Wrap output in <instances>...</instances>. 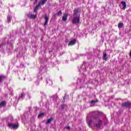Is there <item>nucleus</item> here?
<instances>
[{
	"mask_svg": "<svg viewBox=\"0 0 131 131\" xmlns=\"http://www.w3.org/2000/svg\"><path fill=\"white\" fill-rule=\"evenodd\" d=\"M4 79H5V77L0 76V82H2V81H3V80H4Z\"/></svg>",
	"mask_w": 131,
	"mask_h": 131,
	"instance_id": "25",
	"label": "nucleus"
},
{
	"mask_svg": "<svg viewBox=\"0 0 131 131\" xmlns=\"http://www.w3.org/2000/svg\"><path fill=\"white\" fill-rule=\"evenodd\" d=\"M80 21V16L78 15L77 16L74 17L72 19L73 24H78Z\"/></svg>",
	"mask_w": 131,
	"mask_h": 131,
	"instance_id": "4",
	"label": "nucleus"
},
{
	"mask_svg": "<svg viewBox=\"0 0 131 131\" xmlns=\"http://www.w3.org/2000/svg\"><path fill=\"white\" fill-rule=\"evenodd\" d=\"M6 97H8V94H7V95H6Z\"/></svg>",
	"mask_w": 131,
	"mask_h": 131,
	"instance_id": "38",
	"label": "nucleus"
},
{
	"mask_svg": "<svg viewBox=\"0 0 131 131\" xmlns=\"http://www.w3.org/2000/svg\"><path fill=\"white\" fill-rule=\"evenodd\" d=\"M121 4L123 6L122 10H125L126 9V3L125 2L122 1L121 2Z\"/></svg>",
	"mask_w": 131,
	"mask_h": 131,
	"instance_id": "14",
	"label": "nucleus"
},
{
	"mask_svg": "<svg viewBox=\"0 0 131 131\" xmlns=\"http://www.w3.org/2000/svg\"><path fill=\"white\" fill-rule=\"evenodd\" d=\"M80 89H82V87H80Z\"/></svg>",
	"mask_w": 131,
	"mask_h": 131,
	"instance_id": "39",
	"label": "nucleus"
},
{
	"mask_svg": "<svg viewBox=\"0 0 131 131\" xmlns=\"http://www.w3.org/2000/svg\"><path fill=\"white\" fill-rule=\"evenodd\" d=\"M43 115H45V113H40L38 115V117H42V116H43Z\"/></svg>",
	"mask_w": 131,
	"mask_h": 131,
	"instance_id": "24",
	"label": "nucleus"
},
{
	"mask_svg": "<svg viewBox=\"0 0 131 131\" xmlns=\"http://www.w3.org/2000/svg\"><path fill=\"white\" fill-rule=\"evenodd\" d=\"M67 98H68V96H67V95L65 94L64 97H63V100H65V99H67Z\"/></svg>",
	"mask_w": 131,
	"mask_h": 131,
	"instance_id": "29",
	"label": "nucleus"
},
{
	"mask_svg": "<svg viewBox=\"0 0 131 131\" xmlns=\"http://www.w3.org/2000/svg\"><path fill=\"white\" fill-rule=\"evenodd\" d=\"M6 105V102L5 101H2L0 103V108H2V107H4Z\"/></svg>",
	"mask_w": 131,
	"mask_h": 131,
	"instance_id": "22",
	"label": "nucleus"
},
{
	"mask_svg": "<svg viewBox=\"0 0 131 131\" xmlns=\"http://www.w3.org/2000/svg\"><path fill=\"white\" fill-rule=\"evenodd\" d=\"M64 107H65V105H64V104H62V105H61V109H63V108H64Z\"/></svg>",
	"mask_w": 131,
	"mask_h": 131,
	"instance_id": "30",
	"label": "nucleus"
},
{
	"mask_svg": "<svg viewBox=\"0 0 131 131\" xmlns=\"http://www.w3.org/2000/svg\"><path fill=\"white\" fill-rule=\"evenodd\" d=\"M38 79H39V78L38 77Z\"/></svg>",
	"mask_w": 131,
	"mask_h": 131,
	"instance_id": "41",
	"label": "nucleus"
},
{
	"mask_svg": "<svg viewBox=\"0 0 131 131\" xmlns=\"http://www.w3.org/2000/svg\"><path fill=\"white\" fill-rule=\"evenodd\" d=\"M118 27L119 29L122 28V27H123V23H119L118 25Z\"/></svg>",
	"mask_w": 131,
	"mask_h": 131,
	"instance_id": "21",
	"label": "nucleus"
},
{
	"mask_svg": "<svg viewBox=\"0 0 131 131\" xmlns=\"http://www.w3.org/2000/svg\"><path fill=\"white\" fill-rule=\"evenodd\" d=\"M65 128H66L67 129H69L70 128V126L65 127Z\"/></svg>",
	"mask_w": 131,
	"mask_h": 131,
	"instance_id": "32",
	"label": "nucleus"
},
{
	"mask_svg": "<svg viewBox=\"0 0 131 131\" xmlns=\"http://www.w3.org/2000/svg\"><path fill=\"white\" fill-rule=\"evenodd\" d=\"M37 1H38V0H35V1L34 2V4H36V3H37Z\"/></svg>",
	"mask_w": 131,
	"mask_h": 131,
	"instance_id": "34",
	"label": "nucleus"
},
{
	"mask_svg": "<svg viewBox=\"0 0 131 131\" xmlns=\"http://www.w3.org/2000/svg\"><path fill=\"white\" fill-rule=\"evenodd\" d=\"M98 102V100H92L90 102V107H93V104H96Z\"/></svg>",
	"mask_w": 131,
	"mask_h": 131,
	"instance_id": "18",
	"label": "nucleus"
},
{
	"mask_svg": "<svg viewBox=\"0 0 131 131\" xmlns=\"http://www.w3.org/2000/svg\"><path fill=\"white\" fill-rule=\"evenodd\" d=\"M54 120V118L51 117L50 119L48 120V121L46 122V124H50L51 122H52Z\"/></svg>",
	"mask_w": 131,
	"mask_h": 131,
	"instance_id": "17",
	"label": "nucleus"
},
{
	"mask_svg": "<svg viewBox=\"0 0 131 131\" xmlns=\"http://www.w3.org/2000/svg\"><path fill=\"white\" fill-rule=\"evenodd\" d=\"M88 69H89V63L84 62L81 66L79 71L80 72H84L85 71H86Z\"/></svg>",
	"mask_w": 131,
	"mask_h": 131,
	"instance_id": "3",
	"label": "nucleus"
},
{
	"mask_svg": "<svg viewBox=\"0 0 131 131\" xmlns=\"http://www.w3.org/2000/svg\"><path fill=\"white\" fill-rule=\"evenodd\" d=\"M75 43H76V39H74L70 41V42L68 44V46H74V45H75Z\"/></svg>",
	"mask_w": 131,
	"mask_h": 131,
	"instance_id": "12",
	"label": "nucleus"
},
{
	"mask_svg": "<svg viewBox=\"0 0 131 131\" xmlns=\"http://www.w3.org/2000/svg\"><path fill=\"white\" fill-rule=\"evenodd\" d=\"M103 59L105 61H106L107 59H108V58L107 57V54L105 52H103Z\"/></svg>",
	"mask_w": 131,
	"mask_h": 131,
	"instance_id": "20",
	"label": "nucleus"
},
{
	"mask_svg": "<svg viewBox=\"0 0 131 131\" xmlns=\"http://www.w3.org/2000/svg\"><path fill=\"white\" fill-rule=\"evenodd\" d=\"M67 17H68V14L65 13L64 15L62 16V21H67Z\"/></svg>",
	"mask_w": 131,
	"mask_h": 131,
	"instance_id": "16",
	"label": "nucleus"
},
{
	"mask_svg": "<svg viewBox=\"0 0 131 131\" xmlns=\"http://www.w3.org/2000/svg\"><path fill=\"white\" fill-rule=\"evenodd\" d=\"M47 2L48 0H41L34 9V12H37V10L39 8V7L43 6Z\"/></svg>",
	"mask_w": 131,
	"mask_h": 131,
	"instance_id": "2",
	"label": "nucleus"
},
{
	"mask_svg": "<svg viewBox=\"0 0 131 131\" xmlns=\"http://www.w3.org/2000/svg\"><path fill=\"white\" fill-rule=\"evenodd\" d=\"M47 71V67L41 66L40 67L39 73L40 74H43Z\"/></svg>",
	"mask_w": 131,
	"mask_h": 131,
	"instance_id": "9",
	"label": "nucleus"
},
{
	"mask_svg": "<svg viewBox=\"0 0 131 131\" xmlns=\"http://www.w3.org/2000/svg\"><path fill=\"white\" fill-rule=\"evenodd\" d=\"M82 75L83 76V79H81L80 78H78V79L77 80V83H78V84H81V83H83V82L85 81V80L84 79V78H85V75L83 74Z\"/></svg>",
	"mask_w": 131,
	"mask_h": 131,
	"instance_id": "8",
	"label": "nucleus"
},
{
	"mask_svg": "<svg viewBox=\"0 0 131 131\" xmlns=\"http://www.w3.org/2000/svg\"><path fill=\"white\" fill-rule=\"evenodd\" d=\"M9 119H13V117H9L8 120H9Z\"/></svg>",
	"mask_w": 131,
	"mask_h": 131,
	"instance_id": "33",
	"label": "nucleus"
},
{
	"mask_svg": "<svg viewBox=\"0 0 131 131\" xmlns=\"http://www.w3.org/2000/svg\"><path fill=\"white\" fill-rule=\"evenodd\" d=\"M80 56H82V54H80Z\"/></svg>",
	"mask_w": 131,
	"mask_h": 131,
	"instance_id": "40",
	"label": "nucleus"
},
{
	"mask_svg": "<svg viewBox=\"0 0 131 131\" xmlns=\"http://www.w3.org/2000/svg\"><path fill=\"white\" fill-rule=\"evenodd\" d=\"M24 99V93H21V96L18 98V100H23Z\"/></svg>",
	"mask_w": 131,
	"mask_h": 131,
	"instance_id": "23",
	"label": "nucleus"
},
{
	"mask_svg": "<svg viewBox=\"0 0 131 131\" xmlns=\"http://www.w3.org/2000/svg\"><path fill=\"white\" fill-rule=\"evenodd\" d=\"M9 93L10 95H12V96H13V89H9Z\"/></svg>",
	"mask_w": 131,
	"mask_h": 131,
	"instance_id": "26",
	"label": "nucleus"
},
{
	"mask_svg": "<svg viewBox=\"0 0 131 131\" xmlns=\"http://www.w3.org/2000/svg\"><path fill=\"white\" fill-rule=\"evenodd\" d=\"M11 19H12V16L8 15V16H7V22H8V23H11Z\"/></svg>",
	"mask_w": 131,
	"mask_h": 131,
	"instance_id": "19",
	"label": "nucleus"
},
{
	"mask_svg": "<svg viewBox=\"0 0 131 131\" xmlns=\"http://www.w3.org/2000/svg\"><path fill=\"white\" fill-rule=\"evenodd\" d=\"M8 126L9 128H13V129H17L19 127V124H13V123H8Z\"/></svg>",
	"mask_w": 131,
	"mask_h": 131,
	"instance_id": "6",
	"label": "nucleus"
},
{
	"mask_svg": "<svg viewBox=\"0 0 131 131\" xmlns=\"http://www.w3.org/2000/svg\"><path fill=\"white\" fill-rule=\"evenodd\" d=\"M9 39L8 38H5L3 39V42L0 45V48H4L6 45L9 43Z\"/></svg>",
	"mask_w": 131,
	"mask_h": 131,
	"instance_id": "7",
	"label": "nucleus"
},
{
	"mask_svg": "<svg viewBox=\"0 0 131 131\" xmlns=\"http://www.w3.org/2000/svg\"><path fill=\"white\" fill-rule=\"evenodd\" d=\"M129 56L131 57V50H130V52H129Z\"/></svg>",
	"mask_w": 131,
	"mask_h": 131,
	"instance_id": "35",
	"label": "nucleus"
},
{
	"mask_svg": "<svg viewBox=\"0 0 131 131\" xmlns=\"http://www.w3.org/2000/svg\"><path fill=\"white\" fill-rule=\"evenodd\" d=\"M47 83H48L49 85H52L53 84V81L51 80V79L50 78H48L46 80Z\"/></svg>",
	"mask_w": 131,
	"mask_h": 131,
	"instance_id": "13",
	"label": "nucleus"
},
{
	"mask_svg": "<svg viewBox=\"0 0 131 131\" xmlns=\"http://www.w3.org/2000/svg\"><path fill=\"white\" fill-rule=\"evenodd\" d=\"M35 83L36 84V85H39V80H37Z\"/></svg>",
	"mask_w": 131,
	"mask_h": 131,
	"instance_id": "28",
	"label": "nucleus"
},
{
	"mask_svg": "<svg viewBox=\"0 0 131 131\" xmlns=\"http://www.w3.org/2000/svg\"><path fill=\"white\" fill-rule=\"evenodd\" d=\"M27 17H28V18L30 19H35V18H36V15L29 13L27 14Z\"/></svg>",
	"mask_w": 131,
	"mask_h": 131,
	"instance_id": "11",
	"label": "nucleus"
},
{
	"mask_svg": "<svg viewBox=\"0 0 131 131\" xmlns=\"http://www.w3.org/2000/svg\"><path fill=\"white\" fill-rule=\"evenodd\" d=\"M105 121L107 122L108 121V120L107 119H105Z\"/></svg>",
	"mask_w": 131,
	"mask_h": 131,
	"instance_id": "37",
	"label": "nucleus"
},
{
	"mask_svg": "<svg viewBox=\"0 0 131 131\" xmlns=\"http://www.w3.org/2000/svg\"><path fill=\"white\" fill-rule=\"evenodd\" d=\"M24 66L22 64H20V67H23Z\"/></svg>",
	"mask_w": 131,
	"mask_h": 131,
	"instance_id": "36",
	"label": "nucleus"
},
{
	"mask_svg": "<svg viewBox=\"0 0 131 131\" xmlns=\"http://www.w3.org/2000/svg\"><path fill=\"white\" fill-rule=\"evenodd\" d=\"M102 120H98L96 123H93V121H92V120H90L88 122V124L89 126H90V127H93L94 126H96V127H97V128H100V127H101V125H102Z\"/></svg>",
	"mask_w": 131,
	"mask_h": 131,
	"instance_id": "1",
	"label": "nucleus"
},
{
	"mask_svg": "<svg viewBox=\"0 0 131 131\" xmlns=\"http://www.w3.org/2000/svg\"><path fill=\"white\" fill-rule=\"evenodd\" d=\"M57 16H60V15H62V11L60 10L57 13Z\"/></svg>",
	"mask_w": 131,
	"mask_h": 131,
	"instance_id": "27",
	"label": "nucleus"
},
{
	"mask_svg": "<svg viewBox=\"0 0 131 131\" xmlns=\"http://www.w3.org/2000/svg\"><path fill=\"white\" fill-rule=\"evenodd\" d=\"M122 107L123 108H128V109H129V108L131 107V102L129 101L123 102L122 103Z\"/></svg>",
	"mask_w": 131,
	"mask_h": 131,
	"instance_id": "5",
	"label": "nucleus"
},
{
	"mask_svg": "<svg viewBox=\"0 0 131 131\" xmlns=\"http://www.w3.org/2000/svg\"><path fill=\"white\" fill-rule=\"evenodd\" d=\"M45 22L43 24V26L46 27L47 25H48V23L49 22V16L47 15H45Z\"/></svg>",
	"mask_w": 131,
	"mask_h": 131,
	"instance_id": "10",
	"label": "nucleus"
},
{
	"mask_svg": "<svg viewBox=\"0 0 131 131\" xmlns=\"http://www.w3.org/2000/svg\"><path fill=\"white\" fill-rule=\"evenodd\" d=\"M28 99H31V96L29 95H28Z\"/></svg>",
	"mask_w": 131,
	"mask_h": 131,
	"instance_id": "31",
	"label": "nucleus"
},
{
	"mask_svg": "<svg viewBox=\"0 0 131 131\" xmlns=\"http://www.w3.org/2000/svg\"><path fill=\"white\" fill-rule=\"evenodd\" d=\"M79 12V8H77L74 10L73 16H76Z\"/></svg>",
	"mask_w": 131,
	"mask_h": 131,
	"instance_id": "15",
	"label": "nucleus"
}]
</instances>
